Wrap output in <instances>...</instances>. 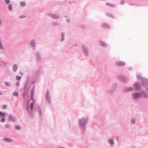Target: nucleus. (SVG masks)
<instances>
[{
	"mask_svg": "<svg viewBox=\"0 0 148 148\" xmlns=\"http://www.w3.org/2000/svg\"><path fill=\"white\" fill-rule=\"evenodd\" d=\"M100 45L102 46H104L105 45V43L101 41L100 42Z\"/></svg>",
	"mask_w": 148,
	"mask_h": 148,
	"instance_id": "9d476101",
	"label": "nucleus"
},
{
	"mask_svg": "<svg viewBox=\"0 0 148 148\" xmlns=\"http://www.w3.org/2000/svg\"><path fill=\"white\" fill-rule=\"evenodd\" d=\"M4 140L7 142H10L12 141V140L10 138H5L4 139Z\"/></svg>",
	"mask_w": 148,
	"mask_h": 148,
	"instance_id": "0eeeda50",
	"label": "nucleus"
},
{
	"mask_svg": "<svg viewBox=\"0 0 148 148\" xmlns=\"http://www.w3.org/2000/svg\"><path fill=\"white\" fill-rule=\"evenodd\" d=\"M132 123V124H134L135 123V121L134 120H132L131 121Z\"/></svg>",
	"mask_w": 148,
	"mask_h": 148,
	"instance_id": "aec40b11",
	"label": "nucleus"
},
{
	"mask_svg": "<svg viewBox=\"0 0 148 148\" xmlns=\"http://www.w3.org/2000/svg\"><path fill=\"white\" fill-rule=\"evenodd\" d=\"M2 47V46L0 44V49Z\"/></svg>",
	"mask_w": 148,
	"mask_h": 148,
	"instance_id": "a878e982",
	"label": "nucleus"
},
{
	"mask_svg": "<svg viewBox=\"0 0 148 148\" xmlns=\"http://www.w3.org/2000/svg\"><path fill=\"white\" fill-rule=\"evenodd\" d=\"M20 4H21V5L22 6H24L25 5V3L24 2H21L20 3Z\"/></svg>",
	"mask_w": 148,
	"mask_h": 148,
	"instance_id": "9b49d317",
	"label": "nucleus"
},
{
	"mask_svg": "<svg viewBox=\"0 0 148 148\" xmlns=\"http://www.w3.org/2000/svg\"><path fill=\"white\" fill-rule=\"evenodd\" d=\"M16 85L17 86H19V82H17L16 84Z\"/></svg>",
	"mask_w": 148,
	"mask_h": 148,
	"instance_id": "5701e85b",
	"label": "nucleus"
},
{
	"mask_svg": "<svg viewBox=\"0 0 148 148\" xmlns=\"http://www.w3.org/2000/svg\"><path fill=\"white\" fill-rule=\"evenodd\" d=\"M21 78V77L19 76H17L16 77L17 80H20Z\"/></svg>",
	"mask_w": 148,
	"mask_h": 148,
	"instance_id": "2eb2a0df",
	"label": "nucleus"
},
{
	"mask_svg": "<svg viewBox=\"0 0 148 148\" xmlns=\"http://www.w3.org/2000/svg\"><path fill=\"white\" fill-rule=\"evenodd\" d=\"M9 9L10 10H11L12 9V6L11 4L10 5H9L8 7Z\"/></svg>",
	"mask_w": 148,
	"mask_h": 148,
	"instance_id": "dca6fc26",
	"label": "nucleus"
},
{
	"mask_svg": "<svg viewBox=\"0 0 148 148\" xmlns=\"http://www.w3.org/2000/svg\"><path fill=\"white\" fill-rule=\"evenodd\" d=\"M5 114L0 111V117L2 118L4 117Z\"/></svg>",
	"mask_w": 148,
	"mask_h": 148,
	"instance_id": "39448f33",
	"label": "nucleus"
},
{
	"mask_svg": "<svg viewBox=\"0 0 148 148\" xmlns=\"http://www.w3.org/2000/svg\"><path fill=\"white\" fill-rule=\"evenodd\" d=\"M132 90V88H129L128 91H131Z\"/></svg>",
	"mask_w": 148,
	"mask_h": 148,
	"instance_id": "b1692460",
	"label": "nucleus"
},
{
	"mask_svg": "<svg viewBox=\"0 0 148 148\" xmlns=\"http://www.w3.org/2000/svg\"><path fill=\"white\" fill-rule=\"evenodd\" d=\"M13 94L14 96H17L18 95V93L16 92H14Z\"/></svg>",
	"mask_w": 148,
	"mask_h": 148,
	"instance_id": "4468645a",
	"label": "nucleus"
},
{
	"mask_svg": "<svg viewBox=\"0 0 148 148\" xmlns=\"http://www.w3.org/2000/svg\"><path fill=\"white\" fill-rule=\"evenodd\" d=\"M35 41L34 40H32L31 42V44L33 46H34L35 45Z\"/></svg>",
	"mask_w": 148,
	"mask_h": 148,
	"instance_id": "ddd939ff",
	"label": "nucleus"
},
{
	"mask_svg": "<svg viewBox=\"0 0 148 148\" xmlns=\"http://www.w3.org/2000/svg\"><path fill=\"white\" fill-rule=\"evenodd\" d=\"M109 143L111 144H114L113 141L111 139L109 140Z\"/></svg>",
	"mask_w": 148,
	"mask_h": 148,
	"instance_id": "f8f14e48",
	"label": "nucleus"
},
{
	"mask_svg": "<svg viewBox=\"0 0 148 148\" xmlns=\"http://www.w3.org/2000/svg\"><path fill=\"white\" fill-rule=\"evenodd\" d=\"M133 95L134 98L136 99L141 96V95L140 94L136 93L134 94Z\"/></svg>",
	"mask_w": 148,
	"mask_h": 148,
	"instance_id": "f03ea898",
	"label": "nucleus"
},
{
	"mask_svg": "<svg viewBox=\"0 0 148 148\" xmlns=\"http://www.w3.org/2000/svg\"><path fill=\"white\" fill-rule=\"evenodd\" d=\"M25 95L24 94L23 95V97H25Z\"/></svg>",
	"mask_w": 148,
	"mask_h": 148,
	"instance_id": "cd10ccee",
	"label": "nucleus"
},
{
	"mask_svg": "<svg viewBox=\"0 0 148 148\" xmlns=\"http://www.w3.org/2000/svg\"><path fill=\"white\" fill-rule=\"evenodd\" d=\"M1 95V92H0V95Z\"/></svg>",
	"mask_w": 148,
	"mask_h": 148,
	"instance_id": "c756f323",
	"label": "nucleus"
},
{
	"mask_svg": "<svg viewBox=\"0 0 148 148\" xmlns=\"http://www.w3.org/2000/svg\"><path fill=\"white\" fill-rule=\"evenodd\" d=\"M5 85H7L8 86H9V84L7 82H5Z\"/></svg>",
	"mask_w": 148,
	"mask_h": 148,
	"instance_id": "393cba45",
	"label": "nucleus"
},
{
	"mask_svg": "<svg viewBox=\"0 0 148 148\" xmlns=\"http://www.w3.org/2000/svg\"><path fill=\"white\" fill-rule=\"evenodd\" d=\"M17 68V67L16 65H14L13 66V69H14V71H16Z\"/></svg>",
	"mask_w": 148,
	"mask_h": 148,
	"instance_id": "1a4fd4ad",
	"label": "nucleus"
},
{
	"mask_svg": "<svg viewBox=\"0 0 148 148\" xmlns=\"http://www.w3.org/2000/svg\"><path fill=\"white\" fill-rule=\"evenodd\" d=\"M5 126L6 128H9L10 127V126L8 125H6Z\"/></svg>",
	"mask_w": 148,
	"mask_h": 148,
	"instance_id": "412c9836",
	"label": "nucleus"
},
{
	"mask_svg": "<svg viewBox=\"0 0 148 148\" xmlns=\"http://www.w3.org/2000/svg\"><path fill=\"white\" fill-rule=\"evenodd\" d=\"M5 2L7 4H8L10 3V0H5Z\"/></svg>",
	"mask_w": 148,
	"mask_h": 148,
	"instance_id": "a211bd4d",
	"label": "nucleus"
},
{
	"mask_svg": "<svg viewBox=\"0 0 148 148\" xmlns=\"http://www.w3.org/2000/svg\"><path fill=\"white\" fill-rule=\"evenodd\" d=\"M51 16L53 18H58V16L54 14H51Z\"/></svg>",
	"mask_w": 148,
	"mask_h": 148,
	"instance_id": "6e6552de",
	"label": "nucleus"
},
{
	"mask_svg": "<svg viewBox=\"0 0 148 148\" xmlns=\"http://www.w3.org/2000/svg\"><path fill=\"white\" fill-rule=\"evenodd\" d=\"M15 128L17 130H19L20 129V127L18 126H16Z\"/></svg>",
	"mask_w": 148,
	"mask_h": 148,
	"instance_id": "6ab92c4d",
	"label": "nucleus"
},
{
	"mask_svg": "<svg viewBox=\"0 0 148 148\" xmlns=\"http://www.w3.org/2000/svg\"><path fill=\"white\" fill-rule=\"evenodd\" d=\"M124 62H117L116 63V65L118 66H122L125 65Z\"/></svg>",
	"mask_w": 148,
	"mask_h": 148,
	"instance_id": "7ed1b4c3",
	"label": "nucleus"
},
{
	"mask_svg": "<svg viewBox=\"0 0 148 148\" xmlns=\"http://www.w3.org/2000/svg\"><path fill=\"white\" fill-rule=\"evenodd\" d=\"M135 88L136 89L138 90L139 89V84H138L137 83L135 84Z\"/></svg>",
	"mask_w": 148,
	"mask_h": 148,
	"instance_id": "423d86ee",
	"label": "nucleus"
},
{
	"mask_svg": "<svg viewBox=\"0 0 148 148\" xmlns=\"http://www.w3.org/2000/svg\"><path fill=\"white\" fill-rule=\"evenodd\" d=\"M34 104H35L34 101L32 103H31V104L30 105V108L31 109V110H29V107L28 106V103L27 109V111L30 114H31L32 113L33 106Z\"/></svg>",
	"mask_w": 148,
	"mask_h": 148,
	"instance_id": "f257e3e1",
	"label": "nucleus"
},
{
	"mask_svg": "<svg viewBox=\"0 0 148 148\" xmlns=\"http://www.w3.org/2000/svg\"><path fill=\"white\" fill-rule=\"evenodd\" d=\"M6 108V106L5 105H4L3 107V109H5Z\"/></svg>",
	"mask_w": 148,
	"mask_h": 148,
	"instance_id": "4be33fe9",
	"label": "nucleus"
},
{
	"mask_svg": "<svg viewBox=\"0 0 148 148\" xmlns=\"http://www.w3.org/2000/svg\"><path fill=\"white\" fill-rule=\"evenodd\" d=\"M20 18H21V17H24V16H22H22H20Z\"/></svg>",
	"mask_w": 148,
	"mask_h": 148,
	"instance_id": "bb28decb",
	"label": "nucleus"
},
{
	"mask_svg": "<svg viewBox=\"0 0 148 148\" xmlns=\"http://www.w3.org/2000/svg\"><path fill=\"white\" fill-rule=\"evenodd\" d=\"M9 120L10 121H13L14 119V118L11 115L9 116Z\"/></svg>",
	"mask_w": 148,
	"mask_h": 148,
	"instance_id": "20e7f679",
	"label": "nucleus"
},
{
	"mask_svg": "<svg viewBox=\"0 0 148 148\" xmlns=\"http://www.w3.org/2000/svg\"><path fill=\"white\" fill-rule=\"evenodd\" d=\"M82 121H81V123H82Z\"/></svg>",
	"mask_w": 148,
	"mask_h": 148,
	"instance_id": "c85d7f7f",
	"label": "nucleus"
},
{
	"mask_svg": "<svg viewBox=\"0 0 148 148\" xmlns=\"http://www.w3.org/2000/svg\"><path fill=\"white\" fill-rule=\"evenodd\" d=\"M5 121V119L4 118H3L1 119V121L2 122H4Z\"/></svg>",
	"mask_w": 148,
	"mask_h": 148,
	"instance_id": "f3484780",
	"label": "nucleus"
}]
</instances>
